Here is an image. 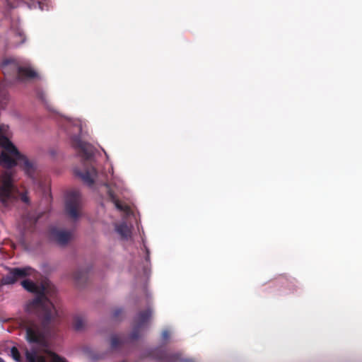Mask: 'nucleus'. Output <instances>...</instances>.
I'll return each instance as SVG.
<instances>
[{
  "mask_svg": "<svg viewBox=\"0 0 362 362\" xmlns=\"http://www.w3.org/2000/svg\"><path fill=\"white\" fill-rule=\"evenodd\" d=\"M109 196L111 199V200L112 201V202L115 204V207L121 211H125V212H127L129 210V207L126 205V204H122L119 199H117L115 197V195L114 194V193L110 190L109 192Z\"/></svg>",
  "mask_w": 362,
  "mask_h": 362,
  "instance_id": "nucleus-13",
  "label": "nucleus"
},
{
  "mask_svg": "<svg viewBox=\"0 0 362 362\" xmlns=\"http://www.w3.org/2000/svg\"><path fill=\"white\" fill-rule=\"evenodd\" d=\"M116 231L121 235L122 238H127L130 236V229L126 223H121L116 227Z\"/></svg>",
  "mask_w": 362,
  "mask_h": 362,
  "instance_id": "nucleus-14",
  "label": "nucleus"
},
{
  "mask_svg": "<svg viewBox=\"0 0 362 362\" xmlns=\"http://www.w3.org/2000/svg\"><path fill=\"white\" fill-rule=\"evenodd\" d=\"M81 203V197L79 191L74 189L66 193L65 197V210L71 218L75 219L78 217Z\"/></svg>",
  "mask_w": 362,
  "mask_h": 362,
  "instance_id": "nucleus-5",
  "label": "nucleus"
},
{
  "mask_svg": "<svg viewBox=\"0 0 362 362\" xmlns=\"http://www.w3.org/2000/svg\"><path fill=\"white\" fill-rule=\"evenodd\" d=\"M123 310L121 308H117L114 310L112 313V318L115 320H119L120 317L122 315Z\"/></svg>",
  "mask_w": 362,
  "mask_h": 362,
  "instance_id": "nucleus-21",
  "label": "nucleus"
},
{
  "mask_svg": "<svg viewBox=\"0 0 362 362\" xmlns=\"http://www.w3.org/2000/svg\"><path fill=\"white\" fill-rule=\"evenodd\" d=\"M0 362H4V361L1 358H0Z\"/></svg>",
  "mask_w": 362,
  "mask_h": 362,
  "instance_id": "nucleus-25",
  "label": "nucleus"
},
{
  "mask_svg": "<svg viewBox=\"0 0 362 362\" xmlns=\"http://www.w3.org/2000/svg\"><path fill=\"white\" fill-rule=\"evenodd\" d=\"M2 71L6 78L15 81L25 82L38 77L37 73L29 66H23L13 59H6L1 64Z\"/></svg>",
  "mask_w": 362,
  "mask_h": 362,
  "instance_id": "nucleus-4",
  "label": "nucleus"
},
{
  "mask_svg": "<svg viewBox=\"0 0 362 362\" xmlns=\"http://www.w3.org/2000/svg\"><path fill=\"white\" fill-rule=\"evenodd\" d=\"M71 145L75 149L79 151L80 156L84 162L90 161L93 155L91 145L83 141L78 136H74L71 138Z\"/></svg>",
  "mask_w": 362,
  "mask_h": 362,
  "instance_id": "nucleus-9",
  "label": "nucleus"
},
{
  "mask_svg": "<svg viewBox=\"0 0 362 362\" xmlns=\"http://www.w3.org/2000/svg\"><path fill=\"white\" fill-rule=\"evenodd\" d=\"M8 273L2 277L1 283L4 285L13 284L19 279L26 277L32 274L33 269L29 267L23 268H8Z\"/></svg>",
  "mask_w": 362,
  "mask_h": 362,
  "instance_id": "nucleus-8",
  "label": "nucleus"
},
{
  "mask_svg": "<svg viewBox=\"0 0 362 362\" xmlns=\"http://www.w3.org/2000/svg\"><path fill=\"white\" fill-rule=\"evenodd\" d=\"M86 325L85 320L83 317L76 315L73 320V327L76 331H81Z\"/></svg>",
  "mask_w": 362,
  "mask_h": 362,
  "instance_id": "nucleus-16",
  "label": "nucleus"
},
{
  "mask_svg": "<svg viewBox=\"0 0 362 362\" xmlns=\"http://www.w3.org/2000/svg\"><path fill=\"white\" fill-rule=\"evenodd\" d=\"M151 356L160 362H196L192 358H183L180 353H173L156 348L151 351Z\"/></svg>",
  "mask_w": 362,
  "mask_h": 362,
  "instance_id": "nucleus-6",
  "label": "nucleus"
},
{
  "mask_svg": "<svg viewBox=\"0 0 362 362\" xmlns=\"http://www.w3.org/2000/svg\"><path fill=\"white\" fill-rule=\"evenodd\" d=\"M152 315V310L148 308L146 310L139 312L134 320V327L129 338L136 340L139 338L141 331L146 327Z\"/></svg>",
  "mask_w": 362,
  "mask_h": 362,
  "instance_id": "nucleus-7",
  "label": "nucleus"
},
{
  "mask_svg": "<svg viewBox=\"0 0 362 362\" xmlns=\"http://www.w3.org/2000/svg\"><path fill=\"white\" fill-rule=\"evenodd\" d=\"M8 126L0 124V165L6 168L19 165L25 174L33 178L35 166L24 155L21 154L15 145L7 137Z\"/></svg>",
  "mask_w": 362,
  "mask_h": 362,
  "instance_id": "nucleus-2",
  "label": "nucleus"
},
{
  "mask_svg": "<svg viewBox=\"0 0 362 362\" xmlns=\"http://www.w3.org/2000/svg\"><path fill=\"white\" fill-rule=\"evenodd\" d=\"M21 199L30 203L27 192L20 193L13 185L11 175L5 173L0 175V209L9 210Z\"/></svg>",
  "mask_w": 362,
  "mask_h": 362,
  "instance_id": "nucleus-3",
  "label": "nucleus"
},
{
  "mask_svg": "<svg viewBox=\"0 0 362 362\" xmlns=\"http://www.w3.org/2000/svg\"><path fill=\"white\" fill-rule=\"evenodd\" d=\"M51 356L52 362H66V361L64 358L60 357L59 355L54 353H52Z\"/></svg>",
  "mask_w": 362,
  "mask_h": 362,
  "instance_id": "nucleus-22",
  "label": "nucleus"
},
{
  "mask_svg": "<svg viewBox=\"0 0 362 362\" xmlns=\"http://www.w3.org/2000/svg\"><path fill=\"white\" fill-rule=\"evenodd\" d=\"M26 359L28 362H46L44 356L37 355L35 352L26 351Z\"/></svg>",
  "mask_w": 362,
  "mask_h": 362,
  "instance_id": "nucleus-15",
  "label": "nucleus"
},
{
  "mask_svg": "<svg viewBox=\"0 0 362 362\" xmlns=\"http://www.w3.org/2000/svg\"><path fill=\"white\" fill-rule=\"evenodd\" d=\"M75 174L79 177L83 182L88 186L94 184L95 178L97 177V170L93 166L88 167L84 172L75 170Z\"/></svg>",
  "mask_w": 362,
  "mask_h": 362,
  "instance_id": "nucleus-11",
  "label": "nucleus"
},
{
  "mask_svg": "<svg viewBox=\"0 0 362 362\" xmlns=\"http://www.w3.org/2000/svg\"><path fill=\"white\" fill-rule=\"evenodd\" d=\"M21 285L27 291L35 294L34 298L28 301L25 310L38 314L42 318L43 326H48L57 315V312L49 298L52 296L49 285L45 283L37 284L30 279L23 280Z\"/></svg>",
  "mask_w": 362,
  "mask_h": 362,
  "instance_id": "nucleus-1",
  "label": "nucleus"
},
{
  "mask_svg": "<svg viewBox=\"0 0 362 362\" xmlns=\"http://www.w3.org/2000/svg\"><path fill=\"white\" fill-rule=\"evenodd\" d=\"M162 337H163L164 340H167L168 339V337H169V332H168V331H167V330L163 331V333H162Z\"/></svg>",
  "mask_w": 362,
  "mask_h": 362,
  "instance_id": "nucleus-23",
  "label": "nucleus"
},
{
  "mask_svg": "<svg viewBox=\"0 0 362 362\" xmlns=\"http://www.w3.org/2000/svg\"><path fill=\"white\" fill-rule=\"evenodd\" d=\"M73 277L77 283L83 282L86 280L87 272L83 270H77L74 273Z\"/></svg>",
  "mask_w": 362,
  "mask_h": 362,
  "instance_id": "nucleus-17",
  "label": "nucleus"
},
{
  "mask_svg": "<svg viewBox=\"0 0 362 362\" xmlns=\"http://www.w3.org/2000/svg\"><path fill=\"white\" fill-rule=\"evenodd\" d=\"M148 258H149V255H148V251H147L146 259H148Z\"/></svg>",
  "mask_w": 362,
  "mask_h": 362,
  "instance_id": "nucleus-24",
  "label": "nucleus"
},
{
  "mask_svg": "<svg viewBox=\"0 0 362 362\" xmlns=\"http://www.w3.org/2000/svg\"><path fill=\"white\" fill-rule=\"evenodd\" d=\"M49 235L52 240L60 245H66L71 235L70 232L57 228H52L49 231Z\"/></svg>",
  "mask_w": 362,
  "mask_h": 362,
  "instance_id": "nucleus-10",
  "label": "nucleus"
},
{
  "mask_svg": "<svg viewBox=\"0 0 362 362\" xmlns=\"http://www.w3.org/2000/svg\"><path fill=\"white\" fill-rule=\"evenodd\" d=\"M123 341L119 338L117 335H113L111 337L110 345L112 349H116L118 348L122 344Z\"/></svg>",
  "mask_w": 362,
  "mask_h": 362,
  "instance_id": "nucleus-18",
  "label": "nucleus"
},
{
  "mask_svg": "<svg viewBox=\"0 0 362 362\" xmlns=\"http://www.w3.org/2000/svg\"><path fill=\"white\" fill-rule=\"evenodd\" d=\"M26 337L30 342L36 343L40 340L38 330L30 326L26 328Z\"/></svg>",
  "mask_w": 362,
  "mask_h": 362,
  "instance_id": "nucleus-12",
  "label": "nucleus"
},
{
  "mask_svg": "<svg viewBox=\"0 0 362 362\" xmlns=\"http://www.w3.org/2000/svg\"><path fill=\"white\" fill-rule=\"evenodd\" d=\"M15 37L18 38L15 42L16 44H22L25 40V37L23 32L18 30L15 33Z\"/></svg>",
  "mask_w": 362,
  "mask_h": 362,
  "instance_id": "nucleus-19",
  "label": "nucleus"
},
{
  "mask_svg": "<svg viewBox=\"0 0 362 362\" xmlns=\"http://www.w3.org/2000/svg\"><path fill=\"white\" fill-rule=\"evenodd\" d=\"M11 354L15 361L18 362L21 361V354L19 353L18 349L16 347L13 346L11 348Z\"/></svg>",
  "mask_w": 362,
  "mask_h": 362,
  "instance_id": "nucleus-20",
  "label": "nucleus"
}]
</instances>
